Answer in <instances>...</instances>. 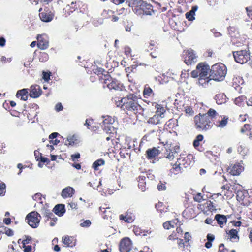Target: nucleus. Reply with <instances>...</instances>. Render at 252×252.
<instances>
[{
	"mask_svg": "<svg viewBox=\"0 0 252 252\" xmlns=\"http://www.w3.org/2000/svg\"><path fill=\"white\" fill-rule=\"evenodd\" d=\"M116 105L124 111L132 112L135 114L142 110V107L139 104L138 97L133 94L116 101Z\"/></svg>",
	"mask_w": 252,
	"mask_h": 252,
	"instance_id": "obj_1",
	"label": "nucleus"
},
{
	"mask_svg": "<svg viewBox=\"0 0 252 252\" xmlns=\"http://www.w3.org/2000/svg\"><path fill=\"white\" fill-rule=\"evenodd\" d=\"M208 115L199 114L196 115L194 118L195 126L197 129L207 131L211 128L213 126V123L207 118Z\"/></svg>",
	"mask_w": 252,
	"mask_h": 252,
	"instance_id": "obj_2",
	"label": "nucleus"
},
{
	"mask_svg": "<svg viewBox=\"0 0 252 252\" xmlns=\"http://www.w3.org/2000/svg\"><path fill=\"white\" fill-rule=\"evenodd\" d=\"M226 74V68L223 64L217 63L213 65L210 70V77L212 80L221 81Z\"/></svg>",
	"mask_w": 252,
	"mask_h": 252,
	"instance_id": "obj_3",
	"label": "nucleus"
},
{
	"mask_svg": "<svg viewBox=\"0 0 252 252\" xmlns=\"http://www.w3.org/2000/svg\"><path fill=\"white\" fill-rule=\"evenodd\" d=\"M40 218V215L37 212L34 211L29 213L26 217L27 222L33 228H36L38 226Z\"/></svg>",
	"mask_w": 252,
	"mask_h": 252,
	"instance_id": "obj_4",
	"label": "nucleus"
},
{
	"mask_svg": "<svg viewBox=\"0 0 252 252\" xmlns=\"http://www.w3.org/2000/svg\"><path fill=\"white\" fill-rule=\"evenodd\" d=\"M233 56L237 63L243 64L250 59V54L246 50H241L233 52Z\"/></svg>",
	"mask_w": 252,
	"mask_h": 252,
	"instance_id": "obj_5",
	"label": "nucleus"
},
{
	"mask_svg": "<svg viewBox=\"0 0 252 252\" xmlns=\"http://www.w3.org/2000/svg\"><path fill=\"white\" fill-rule=\"evenodd\" d=\"M132 248V242L129 238L123 239L120 244V250L121 252H129Z\"/></svg>",
	"mask_w": 252,
	"mask_h": 252,
	"instance_id": "obj_6",
	"label": "nucleus"
},
{
	"mask_svg": "<svg viewBox=\"0 0 252 252\" xmlns=\"http://www.w3.org/2000/svg\"><path fill=\"white\" fill-rule=\"evenodd\" d=\"M133 10L137 14H142L141 10L143 8V6L145 5V2L142 0H133L131 2Z\"/></svg>",
	"mask_w": 252,
	"mask_h": 252,
	"instance_id": "obj_7",
	"label": "nucleus"
},
{
	"mask_svg": "<svg viewBox=\"0 0 252 252\" xmlns=\"http://www.w3.org/2000/svg\"><path fill=\"white\" fill-rule=\"evenodd\" d=\"M243 170V167L239 163L235 164L230 166L228 169L229 173L233 176L239 175Z\"/></svg>",
	"mask_w": 252,
	"mask_h": 252,
	"instance_id": "obj_8",
	"label": "nucleus"
},
{
	"mask_svg": "<svg viewBox=\"0 0 252 252\" xmlns=\"http://www.w3.org/2000/svg\"><path fill=\"white\" fill-rule=\"evenodd\" d=\"M185 62L188 64H191L192 62H196V56L192 49L188 50L186 52Z\"/></svg>",
	"mask_w": 252,
	"mask_h": 252,
	"instance_id": "obj_9",
	"label": "nucleus"
},
{
	"mask_svg": "<svg viewBox=\"0 0 252 252\" xmlns=\"http://www.w3.org/2000/svg\"><path fill=\"white\" fill-rule=\"evenodd\" d=\"M38 40L37 46L41 50H45L47 49L49 46L48 41L44 38L42 35H38L37 37Z\"/></svg>",
	"mask_w": 252,
	"mask_h": 252,
	"instance_id": "obj_10",
	"label": "nucleus"
},
{
	"mask_svg": "<svg viewBox=\"0 0 252 252\" xmlns=\"http://www.w3.org/2000/svg\"><path fill=\"white\" fill-rule=\"evenodd\" d=\"M197 69H198L200 77H208L207 76L209 70L208 65L200 63L197 65Z\"/></svg>",
	"mask_w": 252,
	"mask_h": 252,
	"instance_id": "obj_11",
	"label": "nucleus"
},
{
	"mask_svg": "<svg viewBox=\"0 0 252 252\" xmlns=\"http://www.w3.org/2000/svg\"><path fill=\"white\" fill-rule=\"evenodd\" d=\"M114 122V120L110 117H107V118H105L103 121L102 126L104 130L107 132L111 131L112 128H113L111 125Z\"/></svg>",
	"mask_w": 252,
	"mask_h": 252,
	"instance_id": "obj_12",
	"label": "nucleus"
},
{
	"mask_svg": "<svg viewBox=\"0 0 252 252\" xmlns=\"http://www.w3.org/2000/svg\"><path fill=\"white\" fill-rule=\"evenodd\" d=\"M41 94V90L38 85L32 86L31 87L30 96L33 98L39 97Z\"/></svg>",
	"mask_w": 252,
	"mask_h": 252,
	"instance_id": "obj_13",
	"label": "nucleus"
},
{
	"mask_svg": "<svg viewBox=\"0 0 252 252\" xmlns=\"http://www.w3.org/2000/svg\"><path fill=\"white\" fill-rule=\"evenodd\" d=\"M39 17L42 21L48 22L52 20L54 14L51 12H42L39 14Z\"/></svg>",
	"mask_w": 252,
	"mask_h": 252,
	"instance_id": "obj_14",
	"label": "nucleus"
},
{
	"mask_svg": "<svg viewBox=\"0 0 252 252\" xmlns=\"http://www.w3.org/2000/svg\"><path fill=\"white\" fill-rule=\"evenodd\" d=\"M67 141L68 142L69 145L75 146L79 144L80 141L79 137L76 135H69L67 137ZM67 145V143H65Z\"/></svg>",
	"mask_w": 252,
	"mask_h": 252,
	"instance_id": "obj_15",
	"label": "nucleus"
},
{
	"mask_svg": "<svg viewBox=\"0 0 252 252\" xmlns=\"http://www.w3.org/2000/svg\"><path fill=\"white\" fill-rule=\"evenodd\" d=\"M63 244L66 247H73L75 245V240L72 237L65 236L62 239Z\"/></svg>",
	"mask_w": 252,
	"mask_h": 252,
	"instance_id": "obj_16",
	"label": "nucleus"
},
{
	"mask_svg": "<svg viewBox=\"0 0 252 252\" xmlns=\"http://www.w3.org/2000/svg\"><path fill=\"white\" fill-rule=\"evenodd\" d=\"M74 189L70 187H67L64 189L62 192V196L63 198H67L71 197L74 193Z\"/></svg>",
	"mask_w": 252,
	"mask_h": 252,
	"instance_id": "obj_17",
	"label": "nucleus"
},
{
	"mask_svg": "<svg viewBox=\"0 0 252 252\" xmlns=\"http://www.w3.org/2000/svg\"><path fill=\"white\" fill-rule=\"evenodd\" d=\"M142 14H145L146 15H151L154 13L153 9V6L149 4H147L145 2V5L143 6V8L141 10Z\"/></svg>",
	"mask_w": 252,
	"mask_h": 252,
	"instance_id": "obj_18",
	"label": "nucleus"
},
{
	"mask_svg": "<svg viewBox=\"0 0 252 252\" xmlns=\"http://www.w3.org/2000/svg\"><path fill=\"white\" fill-rule=\"evenodd\" d=\"M53 211L56 214L61 216L65 212L64 205L63 204H58L55 206Z\"/></svg>",
	"mask_w": 252,
	"mask_h": 252,
	"instance_id": "obj_19",
	"label": "nucleus"
},
{
	"mask_svg": "<svg viewBox=\"0 0 252 252\" xmlns=\"http://www.w3.org/2000/svg\"><path fill=\"white\" fill-rule=\"evenodd\" d=\"M161 115V114L157 113L156 115H154L153 117L149 119L148 123L154 125H157L160 123L162 118Z\"/></svg>",
	"mask_w": 252,
	"mask_h": 252,
	"instance_id": "obj_20",
	"label": "nucleus"
},
{
	"mask_svg": "<svg viewBox=\"0 0 252 252\" xmlns=\"http://www.w3.org/2000/svg\"><path fill=\"white\" fill-rule=\"evenodd\" d=\"M197 6H194L192 7L191 10L190 11H189V12L186 13V17L189 21H192L195 19L194 15L195 12L197 11Z\"/></svg>",
	"mask_w": 252,
	"mask_h": 252,
	"instance_id": "obj_21",
	"label": "nucleus"
},
{
	"mask_svg": "<svg viewBox=\"0 0 252 252\" xmlns=\"http://www.w3.org/2000/svg\"><path fill=\"white\" fill-rule=\"evenodd\" d=\"M146 177L142 176H140L138 178V187L142 191H144L146 190Z\"/></svg>",
	"mask_w": 252,
	"mask_h": 252,
	"instance_id": "obj_22",
	"label": "nucleus"
},
{
	"mask_svg": "<svg viewBox=\"0 0 252 252\" xmlns=\"http://www.w3.org/2000/svg\"><path fill=\"white\" fill-rule=\"evenodd\" d=\"M215 219L217 220L218 223L222 227L221 225L227 221V219L225 216L220 214H217Z\"/></svg>",
	"mask_w": 252,
	"mask_h": 252,
	"instance_id": "obj_23",
	"label": "nucleus"
},
{
	"mask_svg": "<svg viewBox=\"0 0 252 252\" xmlns=\"http://www.w3.org/2000/svg\"><path fill=\"white\" fill-rule=\"evenodd\" d=\"M27 93L28 92L26 89H24L18 91L17 93L16 96L18 97H21L22 100L26 101L28 99Z\"/></svg>",
	"mask_w": 252,
	"mask_h": 252,
	"instance_id": "obj_24",
	"label": "nucleus"
},
{
	"mask_svg": "<svg viewBox=\"0 0 252 252\" xmlns=\"http://www.w3.org/2000/svg\"><path fill=\"white\" fill-rule=\"evenodd\" d=\"M120 219L124 220L125 222L130 223L134 220V217L127 214L125 216L121 215L120 216Z\"/></svg>",
	"mask_w": 252,
	"mask_h": 252,
	"instance_id": "obj_25",
	"label": "nucleus"
},
{
	"mask_svg": "<svg viewBox=\"0 0 252 252\" xmlns=\"http://www.w3.org/2000/svg\"><path fill=\"white\" fill-rule=\"evenodd\" d=\"M146 153L148 158H152L155 157L158 154V150L155 148L148 149Z\"/></svg>",
	"mask_w": 252,
	"mask_h": 252,
	"instance_id": "obj_26",
	"label": "nucleus"
},
{
	"mask_svg": "<svg viewBox=\"0 0 252 252\" xmlns=\"http://www.w3.org/2000/svg\"><path fill=\"white\" fill-rule=\"evenodd\" d=\"M230 239L239 240V236H238V231L236 229H232L230 230L228 233Z\"/></svg>",
	"mask_w": 252,
	"mask_h": 252,
	"instance_id": "obj_27",
	"label": "nucleus"
},
{
	"mask_svg": "<svg viewBox=\"0 0 252 252\" xmlns=\"http://www.w3.org/2000/svg\"><path fill=\"white\" fill-rule=\"evenodd\" d=\"M181 164L180 163H177L176 162L173 167L172 169L171 170V172L173 173L174 174H178L179 173L182 172V168L180 166Z\"/></svg>",
	"mask_w": 252,
	"mask_h": 252,
	"instance_id": "obj_28",
	"label": "nucleus"
},
{
	"mask_svg": "<svg viewBox=\"0 0 252 252\" xmlns=\"http://www.w3.org/2000/svg\"><path fill=\"white\" fill-rule=\"evenodd\" d=\"M217 112L212 108H210L206 114H204V115H208L207 118H209L211 122L213 121V118L217 115Z\"/></svg>",
	"mask_w": 252,
	"mask_h": 252,
	"instance_id": "obj_29",
	"label": "nucleus"
},
{
	"mask_svg": "<svg viewBox=\"0 0 252 252\" xmlns=\"http://www.w3.org/2000/svg\"><path fill=\"white\" fill-rule=\"evenodd\" d=\"M246 100V97L244 96H239L235 99L234 102L236 105L241 106L244 105V102Z\"/></svg>",
	"mask_w": 252,
	"mask_h": 252,
	"instance_id": "obj_30",
	"label": "nucleus"
},
{
	"mask_svg": "<svg viewBox=\"0 0 252 252\" xmlns=\"http://www.w3.org/2000/svg\"><path fill=\"white\" fill-rule=\"evenodd\" d=\"M211 80L212 79L211 78L199 77L198 83L202 86H206V85L208 84Z\"/></svg>",
	"mask_w": 252,
	"mask_h": 252,
	"instance_id": "obj_31",
	"label": "nucleus"
},
{
	"mask_svg": "<svg viewBox=\"0 0 252 252\" xmlns=\"http://www.w3.org/2000/svg\"><path fill=\"white\" fill-rule=\"evenodd\" d=\"M105 163V161L102 159H99L95 161L94 163L93 164L92 167L95 169V170H98V168L99 166L104 165Z\"/></svg>",
	"mask_w": 252,
	"mask_h": 252,
	"instance_id": "obj_32",
	"label": "nucleus"
},
{
	"mask_svg": "<svg viewBox=\"0 0 252 252\" xmlns=\"http://www.w3.org/2000/svg\"><path fill=\"white\" fill-rule=\"evenodd\" d=\"M218 123L216 125L217 127H224L228 123V118H223L221 120L219 121Z\"/></svg>",
	"mask_w": 252,
	"mask_h": 252,
	"instance_id": "obj_33",
	"label": "nucleus"
},
{
	"mask_svg": "<svg viewBox=\"0 0 252 252\" xmlns=\"http://www.w3.org/2000/svg\"><path fill=\"white\" fill-rule=\"evenodd\" d=\"M203 139V136L201 134L197 136L196 139L193 141V146L196 148L199 145V142L202 141Z\"/></svg>",
	"mask_w": 252,
	"mask_h": 252,
	"instance_id": "obj_34",
	"label": "nucleus"
},
{
	"mask_svg": "<svg viewBox=\"0 0 252 252\" xmlns=\"http://www.w3.org/2000/svg\"><path fill=\"white\" fill-rule=\"evenodd\" d=\"M177 155V153L176 151H170L168 152L167 154V158L171 160L174 159L175 157Z\"/></svg>",
	"mask_w": 252,
	"mask_h": 252,
	"instance_id": "obj_35",
	"label": "nucleus"
},
{
	"mask_svg": "<svg viewBox=\"0 0 252 252\" xmlns=\"http://www.w3.org/2000/svg\"><path fill=\"white\" fill-rule=\"evenodd\" d=\"M6 186L5 184H0V195H3L5 193Z\"/></svg>",
	"mask_w": 252,
	"mask_h": 252,
	"instance_id": "obj_36",
	"label": "nucleus"
},
{
	"mask_svg": "<svg viewBox=\"0 0 252 252\" xmlns=\"http://www.w3.org/2000/svg\"><path fill=\"white\" fill-rule=\"evenodd\" d=\"M91 221L89 220H83L82 222L80 223V225L83 227H89L91 225Z\"/></svg>",
	"mask_w": 252,
	"mask_h": 252,
	"instance_id": "obj_37",
	"label": "nucleus"
},
{
	"mask_svg": "<svg viewBox=\"0 0 252 252\" xmlns=\"http://www.w3.org/2000/svg\"><path fill=\"white\" fill-rule=\"evenodd\" d=\"M152 93V90L149 87L145 88L144 90V91H143L144 95H147V96H150L151 94Z\"/></svg>",
	"mask_w": 252,
	"mask_h": 252,
	"instance_id": "obj_38",
	"label": "nucleus"
},
{
	"mask_svg": "<svg viewBox=\"0 0 252 252\" xmlns=\"http://www.w3.org/2000/svg\"><path fill=\"white\" fill-rule=\"evenodd\" d=\"M251 126L249 124H245L241 129V132L242 133H245L246 131L251 129Z\"/></svg>",
	"mask_w": 252,
	"mask_h": 252,
	"instance_id": "obj_39",
	"label": "nucleus"
},
{
	"mask_svg": "<svg viewBox=\"0 0 252 252\" xmlns=\"http://www.w3.org/2000/svg\"><path fill=\"white\" fill-rule=\"evenodd\" d=\"M163 227L166 229H169L171 227H173V225L171 224L170 221H166L163 224Z\"/></svg>",
	"mask_w": 252,
	"mask_h": 252,
	"instance_id": "obj_40",
	"label": "nucleus"
},
{
	"mask_svg": "<svg viewBox=\"0 0 252 252\" xmlns=\"http://www.w3.org/2000/svg\"><path fill=\"white\" fill-rule=\"evenodd\" d=\"M194 199L195 201L198 202H201L203 200L201 195V193H197V194L194 197Z\"/></svg>",
	"mask_w": 252,
	"mask_h": 252,
	"instance_id": "obj_41",
	"label": "nucleus"
},
{
	"mask_svg": "<svg viewBox=\"0 0 252 252\" xmlns=\"http://www.w3.org/2000/svg\"><path fill=\"white\" fill-rule=\"evenodd\" d=\"M4 232L8 236H12L14 234L13 231L8 228H4Z\"/></svg>",
	"mask_w": 252,
	"mask_h": 252,
	"instance_id": "obj_42",
	"label": "nucleus"
},
{
	"mask_svg": "<svg viewBox=\"0 0 252 252\" xmlns=\"http://www.w3.org/2000/svg\"><path fill=\"white\" fill-rule=\"evenodd\" d=\"M191 76L193 78H196L199 76V73L198 69L196 68V70H193L191 73Z\"/></svg>",
	"mask_w": 252,
	"mask_h": 252,
	"instance_id": "obj_43",
	"label": "nucleus"
},
{
	"mask_svg": "<svg viewBox=\"0 0 252 252\" xmlns=\"http://www.w3.org/2000/svg\"><path fill=\"white\" fill-rule=\"evenodd\" d=\"M158 189L159 191L164 190L166 189V186L164 184L160 183L158 186Z\"/></svg>",
	"mask_w": 252,
	"mask_h": 252,
	"instance_id": "obj_44",
	"label": "nucleus"
},
{
	"mask_svg": "<svg viewBox=\"0 0 252 252\" xmlns=\"http://www.w3.org/2000/svg\"><path fill=\"white\" fill-rule=\"evenodd\" d=\"M248 16L252 19V7L246 8Z\"/></svg>",
	"mask_w": 252,
	"mask_h": 252,
	"instance_id": "obj_45",
	"label": "nucleus"
},
{
	"mask_svg": "<svg viewBox=\"0 0 252 252\" xmlns=\"http://www.w3.org/2000/svg\"><path fill=\"white\" fill-rule=\"evenodd\" d=\"M0 61L2 63H9L11 62V58L7 59L5 57L2 56L0 58Z\"/></svg>",
	"mask_w": 252,
	"mask_h": 252,
	"instance_id": "obj_46",
	"label": "nucleus"
},
{
	"mask_svg": "<svg viewBox=\"0 0 252 252\" xmlns=\"http://www.w3.org/2000/svg\"><path fill=\"white\" fill-rule=\"evenodd\" d=\"M44 214L46 217L51 218V216L53 215V213L48 210H44Z\"/></svg>",
	"mask_w": 252,
	"mask_h": 252,
	"instance_id": "obj_47",
	"label": "nucleus"
},
{
	"mask_svg": "<svg viewBox=\"0 0 252 252\" xmlns=\"http://www.w3.org/2000/svg\"><path fill=\"white\" fill-rule=\"evenodd\" d=\"M23 248H24V252H32V247L31 246H23Z\"/></svg>",
	"mask_w": 252,
	"mask_h": 252,
	"instance_id": "obj_48",
	"label": "nucleus"
},
{
	"mask_svg": "<svg viewBox=\"0 0 252 252\" xmlns=\"http://www.w3.org/2000/svg\"><path fill=\"white\" fill-rule=\"evenodd\" d=\"M63 109V107L61 103H59L56 105V110L57 111H60L62 110Z\"/></svg>",
	"mask_w": 252,
	"mask_h": 252,
	"instance_id": "obj_49",
	"label": "nucleus"
},
{
	"mask_svg": "<svg viewBox=\"0 0 252 252\" xmlns=\"http://www.w3.org/2000/svg\"><path fill=\"white\" fill-rule=\"evenodd\" d=\"M191 236L189 235V232H186L185 233V239L187 242H189L191 239Z\"/></svg>",
	"mask_w": 252,
	"mask_h": 252,
	"instance_id": "obj_50",
	"label": "nucleus"
},
{
	"mask_svg": "<svg viewBox=\"0 0 252 252\" xmlns=\"http://www.w3.org/2000/svg\"><path fill=\"white\" fill-rule=\"evenodd\" d=\"M207 238L208 241H211V242H212L215 239L214 236L211 234H208L207 235Z\"/></svg>",
	"mask_w": 252,
	"mask_h": 252,
	"instance_id": "obj_51",
	"label": "nucleus"
},
{
	"mask_svg": "<svg viewBox=\"0 0 252 252\" xmlns=\"http://www.w3.org/2000/svg\"><path fill=\"white\" fill-rule=\"evenodd\" d=\"M43 79L45 80V81H48L49 79V78H50V74L48 73H46V72H43Z\"/></svg>",
	"mask_w": 252,
	"mask_h": 252,
	"instance_id": "obj_52",
	"label": "nucleus"
},
{
	"mask_svg": "<svg viewBox=\"0 0 252 252\" xmlns=\"http://www.w3.org/2000/svg\"><path fill=\"white\" fill-rule=\"evenodd\" d=\"M58 135V133L54 132L52 133L50 135L49 138L50 139H53L57 137V135Z\"/></svg>",
	"mask_w": 252,
	"mask_h": 252,
	"instance_id": "obj_53",
	"label": "nucleus"
},
{
	"mask_svg": "<svg viewBox=\"0 0 252 252\" xmlns=\"http://www.w3.org/2000/svg\"><path fill=\"white\" fill-rule=\"evenodd\" d=\"M185 111L186 113L190 114V115H192L193 112L192 109L190 107H187L185 109Z\"/></svg>",
	"mask_w": 252,
	"mask_h": 252,
	"instance_id": "obj_54",
	"label": "nucleus"
},
{
	"mask_svg": "<svg viewBox=\"0 0 252 252\" xmlns=\"http://www.w3.org/2000/svg\"><path fill=\"white\" fill-rule=\"evenodd\" d=\"M71 158L73 160H75V159H78L80 158V154L79 153H77L74 155H72L71 156Z\"/></svg>",
	"mask_w": 252,
	"mask_h": 252,
	"instance_id": "obj_55",
	"label": "nucleus"
},
{
	"mask_svg": "<svg viewBox=\"0 0 252 252\" xmlns=\"http://www.w3.org/2000/svg\"><path fill=\"white\" fill-rule=\"evenodd\" d=\"M69 205L70 206V208L72 209H76L77 208V204L76 203L74 202H71L69 204Z\"/></svg>",
	"mask_w": 252,
	"mask_h": 252,
	"instance_id": "obj_56",
	"label": "nucleus"
},
{
	"mask_svg": "<svg viewBox=\"0 0 252 252\" xmlns=\"http://www.w3.org/2000/svg\"><path fill=\"white\" fill-rule=\"evenodd\" d=\"M5 43V40L3 37L0 38V46H3Z\"/></svg>",
	"mask_w": 252,
	"mask_h": 252,
	"instance_id": "obj_57",
	"label": "nucleus"
},
{
	"mask_svg": "<svg viewBox=\"0 0 252 252\" xmlns=\"http://www.w3.org/2000/svg\"><path fill=\"white\" fill-rule=\"evenodd\" d=\"M125 0H113V2L116 4H119L123 3Z\"/></svg>",
	"mask_w": 252,
	"mask_h": 252,
	"instance_id": "obj_58",
	"label": "nucleus"
},
{
	"mask_svg": "<svg viewBox=\"0 0 252 252\" xmlns=\"http://www.w3.org/2000/svg\"><path fill=\"white\" fill-rule=\"evenodd\" d=\"M3 221L6 224L8 225L11 222V219L10 218H5Z\"/></svg>",
	"mask_w": 252,
	"mask_h": 252,
	"instance_id": "obj_59",
	"label": "nucleus"
},
{
	"mask_svg": "<svg viewBox=\"0 0 252 252\" xmlns=\"http://www.w3.org/2000/svg\"><path fill=\"white\" fill-rule=\"evenodd\" d=\"M212 242L211 241H208V242H207L206 243H205V247L207 248H210L212 247Z\"/></svg>",
	"mask_w": 252,
	"mask_h": 252,
	"instance_id": "obj_60",
	"label": "nucleus"
},
{
	"mask_svg": "<svg viewBox=\"0 0 252 252\" xmlns=\"http://www.w3.org/2000/svg\"><path fill=\"white\" fill-rule=\"evenodd\" d=\"M243 150H244V148L243 147V146L242 145H240V147L238 148V151L240 153H242V154H245V152L243 151Z\"/></svg>",
	"mask_w": 252,
	"mask_h": 252,
	"instance_id": "obj_61",
	"label": "nucleus"
},
{
	"mask_svg": "<svg viewBox=\"0 0 252 252\" xmlns=\"http://www.w3.org/2000/svg\"><path fill=\"white\" fill-rule=\"evenodd\" d=\"M247 104L248 106H252V96L249 99L248 101H247Z\"/></svg>",
	"mask_w": 252,
	"mask_h": 252,
	"instance_id": "obj_62",
	"label": "nucleus"
},
{
	"mask_svg": "<svg viewBox=\"0 0 252 252\" xmlns=\"http://www.w3.org/2000/svg\"><path fill=\"white\" fill-rule=\"evenodd\" d=\"M40 196H41L40 194L37 193V194H35L34 196H33L32 198L34 200H37V198H40Z\"/></svg>",
	"mask_w": 252,
	"mask_h": 252,
	"instance_id": "obj_63",
	"label": "nucleus"
},
{
	"mask_svg": "<svg viewBox=\"0 0 252 252\" xmlns=\"http://www.w3.org/2000/svg\"><path fill=\"white\" fill-rule=\"evenodd\" d=\"M212 222V220L211 219H210V218H207L205 220V222L207 224H211Z\"/></svg>",
	"mask_w": 252,
	"mask_h": 252,
	"instance_id": "obj_64",
	"label": "nucleus"
}]
</instances>
